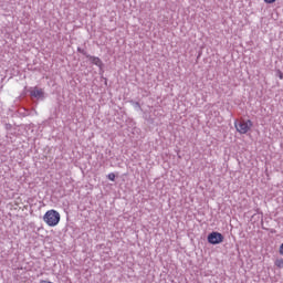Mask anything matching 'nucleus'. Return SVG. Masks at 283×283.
Here are the masks:
<instances>
[{
	"instance_id": "1",
	"label": "nucleus",
	"mask_w": 283,
	"mask_h": 283,
	"mask_svg": "<svg viewBox=\"0 0 283 283\" xmlns=\"http://www.w3.org/2000/svg\"><path fill=\"white\" fill-rule=\"evenodd\" d=\"M43 221L48 227H56L61 222V213L54 209L48 210L44 213Z\"/></svg>"
},
{
	"instance_id": "9",
	"label": "nucleus",
	"mask_w": 283,
	"mask_h": 283,
	"mask_svg": "<svg viewBox=\"0 0 283 283\" xmlns=\"http://www.w3.org/2000/svg\"><path fill=\"white\" fill-rule=\"evenodd\" d=\"M39 283H52V282L46 281V280H42V281H40Z\"/></svg>"
},
{
	"instance_id": "8",
	"label": "nucleus",
	"mask_w": 283,
	"mask_h": 283,
	"mask_svg": "<svg viewBox=\"0 0 283 283\" xmlns=\"http://www.w3.org/2000/svg\"><path fill=\"white\" fill-rule=\"evenodd\" d=\"M263 1H264V3L271 4V3H275V1H277V0H263Z\"/></svg>"
},
{
	"instance_id": "5",
	"label": "nucleus",
	"mask_w": 283,
	"mask_h": 283,
	"mask_svg": "<svg viewBox=\"0 0 283 283\" xmlns=\"http://www.w3.org/2000/svg\"><path fill=\"white\" fill-rule=\"evenodd\" d=\"M44 94L45 93L43 92V88L34 87L31 91V96H33L34 98H43Z\"/></svg>"
},
{
	"instance_id": "10",
	"label": "nucleus",
	"mask_w": 283,
	"mask_h": 283,
	"mask_svg": "<svg viewBox=\"0 0 283 283\" xmlns=\"http://www.w3.org/2000/svg\"><path fill=\"white\" fill-rule=\"evenodd\" d=\"M279 77H280V80L282 81V78H283V74H282V73H280Z\"/></svg>"
},
{
	"instance_id": "2",
	"label": "nucleus",
	"mask_w": 283,
	"mask_h": 283,
	"mask_svg": "<svg viewBox=\"0 0 283 283\" xmlns=\"http://www.w3.org/2000/svg\"><path fill=\"white\" fill-rule=\"evenodd\" d=\"M234 127L239 134H249V132H251V127H253V122H251V119H241L239 123L234 124Z\"/></svg>"
},
{
	"instance_id": "3",
	"label": "nucleus",
	"mask_w": 283,
	"mask_h": 283,
	"mask_svg": "<svg viewBox=\"0 0 283 283\" xmlns=\"http://www.w3.org/2000/svg\"><path fill=\"white\" fill-rule=\"evenodd\" d=\"M208 242L209 244H222L224 242V235L220 232H211L208 235Z\"/></svg>"
},
{
	"instance_id": "6",
	"label": "nucleus",
	"mask_w": 283,
	"mask_h": 283,
	"mask_svg": "<svg viewBox=\"0 0 283 283\" xmlns=\"http://www.w3.org/2000/svg\"><path fill=\"white\" fill-rule=\"evenodd\" d=\"M108 180H112L114 182L116 180V175L114 172L108 174L107 176Z\"/></svg>"
},
{
	"instance_id": "4",
	"label": "nucleus",
	"mask_w": 283,
	"mask_h": 283,
	"mask_svg": "<svg viewBox=\"0 0 283 283\" xmlns=\"http://www.w3.org/2000/svg\"><path fill=\"white\" fill-rule=\"evenodd\" d=\"M77 52H81L82 54H84V56H86V59H88V61H91L93 65H96L97 67H103V61L101 60V57L90 55L81 49H77Z\"/></svg>"
},
{
	"instance_id": "7",
	"label": "nucleus",
	"mask_w": 283,
	"mask_h": 283,
	"mask_svg": "<svg viewBox=\"0 0 283 283\" xmlns=\"http://www.w3.org/2000/svg\"><path fill=\"white\" fill-rule=\"evenodd\" d=\"M275 266H277L279 269H282V266H283V261H282V260L275 261Z\"/></svg>"
}]
</instances>
